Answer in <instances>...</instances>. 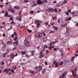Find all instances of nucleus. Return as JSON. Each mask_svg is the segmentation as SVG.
<instances>
[{"instance_id":"13","label":"nucleus","mask_w":78,"mask_h":78,"mask_svg":"<svg viewBox=\"0 0 78 78\" xmlns=\"http://www.w3.org/2000/svg\"><path fill=\"white\" fill-rule=\"evenodd\" d=\"M30 51L32 54V55H33V54H34V53H35V52H36V51H35V50H34L32 51Z\"/></svg>"},{"instance_id":"1","label":"nucleus","mask_w":78,"mask_h":78,"mask_svg":"<svg viewBox=\"0 0 78 78\" xmlns=\"http://www.w3.org/2000/svg\"><path fill=\"white\" fill-rule=\"evenodd\" d=\"M43 36V34H42L38 32L36 34V37H42Z\"/></svg>"},{"instance_id":"28","label":"nucleus","mask_w":78,"mask_h":78,"mask_svg":"<svg viewBox=\"0 0 78 78\" xmlns=\"http://www.w3.org/2000/svg\"><path fill=\"white\" fill-rule=\"evenodd\" d=\"M43 48L44 49H45V48H48V47H47V45H44L43 46Z\"/></svg>"},{"instance_id":"49","label":"nucleus","mask_w":78,"mask_h":78,"mask_svg":"<svg viewBox=\"0 0 78 78\" xmlns=\"http://www.w3.org/2000/svg\"><path fill=\"white\" fill-rule=\"evenodd\" d=\"M75 12H72L71 13L72 14H75Z\"/></svg>"},{"instance_id":"21","label":"nucleus","mask_w":78,"mask_h":78,"mask_svg":"<svg viewBox=\"0 0 78 78\" xmlns=\"http://www.w3.org/2000/svg\"><path fill=\"white\" fill-rule=\"evenodd\" d=\"M43 56H44L43 54H40L39 56V57L40 58H43Z\"/></svg>"},{"instance_id":"57","label":"nucleus","mask_w":78,"mask_h":78,"mask_svg":"<svg viewBox=\"0 0 78 78\" xmlns=\"http://www.w3.org/2000/svg\"><path fill=\"white\" fill-rule=\"evenodd\" d=\"M3 37H5V34H3Z\"/></svg>"},{"instance_id":"31","label":"nucleus","mask_w":78,"mask_h":78,"mask_svg":"<svg viewBox=\"0 0 78 78\" xmlns=\"http://www.w3.org/2000/svg\"><path fill=\"white\" fill-rule=\"evenodd\" d=\"M8 68H7L6 69H5L4 70V71H3V72H8Z\"/></svg>"},{"instance_id":"36","label":"nucleus","mask_w":78,"mask_h":78,"mask_svg":"<svg viewBox=\"0 0 78 78\" xmlns=\"http://www.w3.org/2000/svg\"><path fill=\"white\" fill-rule=\"evenodd\" d=\"M17 37H16L14 39V41H16L17 40Z\"/></svg>"},{"instance_id":"42","label":"nucleus","mask_w":78,"mask_h":78,"mask_svg":"<svg viewBox=\"0 0 78 78\" xmlns=\"http://www.w3.org/2000/svg\"><path fill=\"white\" fill-rule=\"evenodd\" d=\"M44 3H47V2H48V1L47 0H44Z\"/></svg>"},{"instance_id":"37","label":"nucleus","mask_w":78,"mask_h":78,"mask_svg":"<svg viewBox=\"0 0 78 78\" xmlns=\"http://www.w3.org/2000/svg\"><path fill=\"white\" fill-rule=\"evenodd\" d=\"M6 48V45H5L3 46V48Z\"/></svg>"},{"instance_id":"10","label":"nucleus","mask_w":78,"mask_h":78,"mask_svg":"<svg viewBox=\"0 0 78 78\" xmlns=\"http://www.w3.org/2000/svg\"><path fill=\"white\" fill-rule=\"evenodd\" d=\"M5 16H7V17H12V15H8V12H5Z\"/></svg>"},{"instance_id":"15","label":"nucleus","mask_w":78,"mask_h":78,"mask_svg":"<svg viewBox=\"0 0 78 78\" xmlns=\"http://www.w3.org/2000/svg\"><path fill=\"white\" fill-rule=\"evenodd\" d=\"M45 69H44L42 71V75H43V74H45Z\"/></svg>"},{"instance_id":"40","label":"nucleus","mask_w":78,"mask_h":78,"mask_svg":"<svg viewBox=\"0 0 78 78\" xmlns=\"http://www.w3.org/2000/svg\"><path fill=\"white\" fill-rule=\"evenodd\" d=\"M28 31V32H29V33H31V31H32L31 30H30L29 29H28V30H27Z\"/></svg>"},{"instance_id":"20","label":"nucleus","mask_w":78,"mask_h":78,"mask_svg":"<svg viewBox=\"0 0 78 78\" xmlns=\"http://www.w3.org/2000/svg\"><path fill=\"white\" fill-rule=\"evenodd\" d=\"M61 25L62 27H65V23H62L61 24Z\"/></svg>"},{"instance_id":"17","label":"nucleus","mask_w":78,"mask_h":78,"mask_svg":"<svg viewBox=\"0 0 78 78\" xmlns=\"http://www.w3.org/2000/svg\"><path fill=\"white\" fill-rule=\"evenodd\" d=\"M52 18L55 21V20L57 19V16H55L54 17H52Z\"/></svg>"},{"instance_id":"5","label":"nucleus","mask_w":78,"mask_h":78,"mask_svg":"<svg viewBox=\"0 0 78 78\" xmlns=\"http://www.w3.org/2000/svg\"><path fill=\"white\" fill-rule=\"evenodd\" d=\"M67 71H65V72H63V73L62 74V76H60L59 78H64V77L66 74H67Z\"/></svg>"},{"instance_id":"43","label":"nucleus","mask_w":78,"mask_h":78,"mask_svg":"<svg viewBox=\"0 0 78 78\" xmlns=\"http://www.w3.org/2000/svg\"><path fill=\"white\" fill-rule=\"evenodd\" d=\"M60 51L61 53H62V52H63V50L62 49L60 50Z\"/></svg>"},{"instance_id":"62","label":"nucleus","mask_w":78,"mask_h":78,"mask_svg":"<svg viewBox=\"0 0 78 78\" xmlns=\"http://www.w3.org/2000/svg\"><path fill=\"white\" fill-rule=\"evenodd\" d=\"M20 12H21V11H20V12H19V14L20 15L21 14H20Z\"/></svg>"},{"instance_id":"9","label":"nucleus","mask_w":78,"mask_h":78,"mask_svg":"<svg viewBox=\"0 0 78 78\" xmlns=\"http://www.w3.org/2000/svg\"><path fill=\"white\" fill-rule=\"evenodd\" d=\"M10 56L11 58L12 59H14V57H16V55H14L13 54V53L11 54V55H10Z\"/></svg>"},{"instance_id":"55","label":"nucleus","mask_w":78,"mask_h":78,"mask_svg":"<svg viewBox=\"0 0 78 78\" xmlns=\"http://www.w3.org/2000/svg\"><path fill=\"white\" fill-rule=\"evenodd\" d=\"M11 23H14V21L12 20V22Z\"/></svg>"},{"instance_id":"41","label":"nucleus","mask_w":78,"mask_h":78,"mask_svg":"<svg viewBox=\"0 0 78 78\" xmlns=\"http://www.w3.org/2000/svg\"><path fill=\"white\" fill-rule=\"evenodd\" d=\"M63 62H61L60 63V65L62 66L63 64Z\"/></svg>"},{"instance_id":"64","label":"nucleus","mask_w":78,"mask_h":78,"mask_svg":"<svg viewBox=\"0 0 78 78\" xmlns=\"http://www.w3.org/2000/svg\"><path fill=\"white\" fill-rule=\"evenodd\" d=\"M76 26H78V23H76Z\"/></svg>"},{"instance_id":"18","label":"nucleus","mask_w":78,"mask_h":78,"mask_svg":"<svg viewBox=\"0 0 78 78\" xmlns=\"http://www.w3.org/2000/svg\"><path fill=\"white\" fill-rule=\"evenodd\" d=\"M21 53L22 55H25V54H26V51H22L21 52Z\"/></svg>"},{"instance_id":"19","label":"nucleus","mask_w":78,"mask_h":78,"mask_svg":"<svg viewBox=\"0 0 78 78\" xmlns=\"http://www.w3.org/2000/svg\"><path fill=\"white\" fill-rule=\"evenodd\" d=\"M7 44H12V42L9 41L7 42Z\"/></svg>"},{"instance_id":"38","label":"nucleus","mask_w":78,"mask_h":78,"mask_svg":"<svg viewBox=\"0 0 78 78\" xmlns=\"http://www.w3.org/2000/svg\"><path fill=\"white\" fill-rule=\"evenodd\" d=\"M6 55V53H5L3 55V57H5Z\"/></svg>"},{"instance_id":"44","label":"nucleus","mask_w":78,"mask_h":78,"mask_svg":"<svg viewBox=\"0 0 78 78\" xmlns=\"http://www.w3.org/2000/svg\"><path fill=\"white\" fill-rule=\"evenodd\" d=\"M37 5V4H34L33 5V6H36Z\"/></svg>"},{"instance_id":"51","label":"nucleus","mask_w":78,"mask_h":78,"mask_svg":"<svg viewBox=\"0 0 78 78\" xmlns=\"http://www.w3.org/2000/svg\"><path fill=\"white\" fill-rule=\"evenodd\" d=\"M49 49H50V50H51V49L52 48V47H49Z\"/></svg>"},{"instance_id":"30","label":"nucleus","mask_w":78,"mask_h":78,"mask_svg":"<svg viewBox=\"0 0 78 78\" xmlns=\"http://www.w3.org/2000/svg\"><path fill=\"white\" fill-rule=\"evenodd\" d=\"M53 63L54 64H56V63H58L57 62V61L54 60V61H53Z\"/></svg>"},{"instance_id":"2","label":"nucleus","mask_w":78,"mask_h":78,"mask_svg":"<svg viewBox=\"0 0 78 78\" xmlns=\"http://www.w3.org/2000/svg\"><path fill=\"white\" fill-rule=\"evenodd\" d=\"M24 45L26 47H29L30 45L29 44V41L28 40H25L24 41Z\"/></svg>"},{"instance_id":"60","label":"nucleus","mask_w":78,"mask_h":78,"mask_svg":"<svg viewBox=\"0 0 78 78\" xmlns=\"http://www.w3.org/2000/svg\"><path fill=\"white\" fill-rule=\"evenodd\" d=\"M68 12L70 13V12H71V11H70V10H68Z\"/></svg>"},{"instance_id":"61","label":"nucleus","mask_w":78,"mask_h":78,"mask_svg":"<svg viewBox=\"0 0 78 78\" xmlns=\"http://www.w3.org/2000/svg\"><path fill=\"white\" fill-rule=\"evenodd\" d=\"M12 20V18H11L10 19V20Z\"/></svg>"},{"instance_id":"23","label":"nucleus","mask_w":78,"mask_h":78,"mask_svg":"<svg viewBox=\"0 0 78 78\" xmlns=\"http://www.w3.org/2000/svg\"><path fill=\"white\" fill-rule=\"evenodd\" d=\"M47 39V38L46 37H44L43 38V41H44L45 42Z\"/></svg>"},{"instance_id":"52","label":"nucleus","mask_w":78,"mask_h":78,"mask_svg":"<svg viewBox=\"0 0 78 78\" xmlns=\"http://www.w3.org/2000/svg\"><path fill=\"white\" fill-rule=\"evenodd\" d=\"M71 20V18L70 17H69V18H68V20Z\"/></svg>"},{"instance_id":"8","label":"nucleus","mask_w":78,"mask_h":78,"mask_svg":"<svg viewBox=\"0 0 78 78\" xmlns=\"http://www.w3.org/2000/svg\"><path fill=\"white\" fill-rule=\"evenodd\" d=\"M48 11L50 12H55V10L53 9H52L51 8H48Z\"/></svg>"},{"instance_id":"34","label":"nucleus","mask_w":78,"mask_h":78,"mask_svg":"<svg viewBox=\"0 0 78 78\" xmlns=\"http://www.w3.org/2000/svg\"><path fill=\"white\" fill-rule=\"evenodd\" d=\"M9 70L10 71H11V69H9L7 70V72H6V73H8L9 72Z\"/></svg>"},{"instance_id":"47","label":"nucleus","mask_w":78,"mask_h":78,"mask_svg":"<svg viewBox=\"0 0 78 78\" xmlns=\"http://www.w3.org/2000/svg\"><path fill=\"white\" fill-rule=\"evenodd\" d=\"M1 64H2L3 65V64H5V62H1Z\"/></svg>"},{"instance_id":"22","label":"nucleus","mask_w":78,"mask_h":78,"mask_svg":"<svg viewBox=\"0 0 78 78\" xmlns=\"http://www.w3.org/2000/svg\"><path fill=\"white\" fill-rule=\"evenodd\" d=\"M59 3H60V5H64V2L63 1H61L59 2Z\"/></svg>"},{"instance_id":"54","label":"nucleus","mask_w":78,"mask_h":78,"mask_svg":"<svg viewBox=\"0 0 78 78\" xmlns=\"http://www.w3.org/2000/svg\"><path fill=\"white\" fill-rule=\"evenodd\" d=\"M15 34H13L12 35V37H14V36Z\"/></svg>"},{"instance_id":"25","label":"nucleus","mask_w":78,"mask_h":78,"mask_svg":"<svg viewBox=\"0 0 78 78\" xmlns=\"http://www.w3.org/2000/svg\"><path fill=\"white\" fill-rule=\"evenodd\" d=\"M30 73H32V74H33V73H34V71H33L31 70H30Z\"/></svg>"},{"instance_id":"35","label":"nucleus","mask_w":78,"mask_h":78,"mask_svg":"<svg viewBox=\"0 0 78 78\" xmlns=\"http://www.w3.org/2000/svg\"><path fill=\"white\" fill-rule=\"evenodd\" d=\"M67 3V1L66 0H64V2H63V4H66Z\"/></svg>"},{"instance_id":"14","label":"nucleus","mask_w":78,"mask_h":78,"mask_svg":"<svg viewBox=\"0 0 78 78\" xmlns=\"http://www.w3.org/2000/svg\"><path fill=\"white\" fill-rule=\"evenodd\" d=\"M60 66V63H57L55 64V67H59Z\"/></svg>"},{"instance_id":"59","label":"nucleus","mask_w":78,"mask_h":78,"mask_svg":"<svg viewBox=\"0 0 78 78\" xmlns=\"http://www.w3.org/2000/svg\"><path fill=\"white\" fill-rule=\"evenodd\" d=\"M61 56H62V58L63 57V53H62L61 54Z\"/></svg>"},{"instance_id":"45","label":"nucleus","mask_w":78,"mask_h":78,"mask_svg":"<svg viewBox=\"0 0 78 78\" xmlns=\"http://www.w3.org/2000/svg\"><path fill=\"white\" fill-rule=\"evenodd\" d=\"M74 57H73L72 58H71V60L72 61H73V59H74Z\"/></svg>"},{"instance_id":"63","label":"nucleus","mask_w":78,"mask_h":78,"mask_svg":"<svg viewBox=\"0 0 78 78\" xmlns=\"http://www.w3.org/2000/svg\"><path fill=\"white\" fill-rule=\"evenodd\" d=\"M5 22H3L2 23V24H5Z\"/></svg>"},{"instance_id":"48","label":"nucleus","mask_w":78,"mask_h":78,"mask_svg":"<svg viewBox=\"0 0 78 78\" xmlns=\"http://www.w3.org/2000/svg\"><path fill=\"white\" fill-rule=\"evenodd\" d=\"M54 51H57V48H55L54 49Z\"/></svg>"},{"instance_id":"53","label":"nucleus","mask_w":78,"mask_h":78,"mask_svg":"<svg viewBox=\"0 0 78 78\" xmlns=\"http://www.w3.org/2000/svg\"><path fill=\"white\" fill-rule=\"evenodd\" d=\"M45 65H48V63H47V62H45Z\"/></svg>"},{"instance_id":"27","label":"nucleus","mask_w":78,"mask_h":78,"mask_svg":"<svg viewBox=\"0 0 78 78\" xmlns=\"http://www.w3.org/2000/svg\"><path fill=\"white\" fill-rule=\"evenodd\" d=\"M55 33V30H51L49 32L50 33Z\"/></svg>"},{"instance_id":"11","label":"nucleus","mask_w":78,"mask_h":78,"mask_svg":"<svg viewBox=\"0 0 78 78\" xmlns=\"http://www.w3.org/2000/svg\"><path fill=\"white\" fill-rule=\"evenodd\" d=\"M16 19L17 20H20V21H22V20H20L21 19V16H18L16 17Z\"/></svg>"},{"instance_id":"16","label":"nucleus","mask_w":78,"mask_h":78,"mask_svg":"<svg viewBox=\"0 0 78 78\" xmlns=\"http://www.w3.org/2000/svg\"><path fill=\"white\" fill-rule=\"evenodd\" d=\"M55 44V42H51L50 44V46L52 47L51 45H53V44Z\"/></svg>"},{"instance_id":"29","label":"nucleus","mask_w":78,"mask_h":78,"mask_svg":"<svg viewBox=\"0 0 78 78\" xmlns=\"http://www.w3.org/2000/svg\"><path fill=\"white\" fill-rule=\"evenodd\" d=\"M54 29H55V30L56 31L58 29V28H57V27H54Z\"/></svg>"},{"instance_id":"3","label":"nucleus","mask_w":78,"mask_h":78,"mask_svg":"<svg viewBox=\"0 0 78 78\" xmlns=\"http://www.w3.org/2000/svg\"><path fill=\"white\" fill-rule=\"evenodd\" d=\"M8 9L9 11H10V12L12 13H14L15 12V10H14V9L12 7H9Z\"/></svg>"},{"instance_id":"12","label":"nucleus","mask_w":78,"mask_h":78,"mask_svg":"<svg viewBox=\"0 0 78 78\" xmlns=\"http://www.w3.org/2000/svg\"><path fill=\"white\" fill-rule=\"evenodd\" d=\"M18 44V42L17 41L15 42L13 44V46L15 47H16V46H17Z\"/></svg>"},{"instance_id":"24","label":"nucleus","mask_w":78,"mask_h":78,"mask_svg":"<svg viewBox=\"0 0 78 78\" xmlns=\"http://www.w3.org/2000/svg\"><path fill=\"white\" fill-rule=\"evenodd\" d=\"M66 31H67L66 33H69V29L68 28V27H66Z\"/></svg>"},{"instance_id":"50","label":"nucleus","mask_w":78,"mask_h":78,"mask_svg":"<svg viewBox=\"0 0 78 78\" xmlns=\"http://www.w3.org/2000/svg\"><path fill=\"white\" fill-rule=\"evenodd\" d=\"M66 15H69V12H66Z\"/></svg>"},{"instance_id":"7","label":"nucleus","mask_w":78,"mask_h":78,"mask_svg":"<svg viewBox=\"0 0 78 78\" xmlns=\"http://www.w3.org/2000/svg\"><path fill=\"white\" fill-rule=\"evenodd\" d=\"M37 68L38 69V71L41 72V71L42 69V66H37Z\"/></svg>"},{"instance_id":"26","label":"nucleus","mask_w":78,"mask_h":78,"mask_svg":"<svg viewBox=\"0 0 78 78\" xmlns=\"http://www.w3.org/2000/svg\"><path fill=\"white\" fill-rule=\"evenodd\" d=\"M14 8L15 9H19V7H17V6H16Z\"/></svg>"},{"instance_id":"39","label":"nucleus","mask_w":78,"mask_h":78,"mask_svg":"<svg viewBox=\"0 0 78 78\" xmlns=\"http://www.w3.org/2000/svg\"><path fill=\"white\" fill-rule=\"evenodd\" d=\"M72 72L73 73V76H74V72H73V70H72Z\"/></svg>"},{"instance_id":"56","label":"nucleus","mask_w":78,"mask_h":78,"mask_svg":"<svg viewBox=\"0 0 78 78\" xmlns=\"http://www.w3.org/2000/svg\"><path fill=\"white\" fill-rule=\"evenodd\" d=\"M3 6V5H0V7H1V8H2Z\"/></svg>"},{"instance_id":"6","label":"nucleus","mask_w":78,"mask_h":78,"mask_svg":"<svg viewBox=\"0 0 78 78\" xmlns=\"http://www.w3.org/2000/svg\"><path fill=\"white\" fill-rule=\"evenodd\" d=\"M37 3L38 5H42L43 3V2L42 1V0H37Z\"/></svg>"},{"instance_id":"4","label":"nucleus","mask_w":78,"mask_h":78,"mask_svg":"<svg viewBox=\"0 0 78 78\" xmlns=\"http://www.w3.org/2000/svg\"><path fill=\"white\" fill-rule=\"evenodd\" d=\"M41 22L42 21H38L37 20H36L35 21V23L38 26L37 28H38V27H39V26L41 25V24H39V22Z\"/></svg>"},{"instance_id":"46","label":"nucleus","mask_w":78,"mask_h":78,"mask_svg":"<svg viewBox=\"0 0 78 78\" xmlns=\"http://www.w3.org/2000/svg\"><path fill=\"white\" fill-rule=\"evenodd\" d=\"M24 2L25 3H27V2H29V1H28V0H27L26 1H24Z\"/></svg>"},{"instance_id":"33","label":"nucleus","mask_w":78,"mask_h":78,"mask_svg":"<svg viewBox=\"0 0 78 78\" xmlns=\"http://www.w3.org/2000/svg\"><path fill=\"white\" fill-rule=\"evenodd\" d=\"M55 11V12H58V11H57V9L55 8L54 10V11Z\"/></svg>"},{"instance_id":"58","label":"nucleus","mask_w":78,"mask_h":78,"mask_svg":"<svg viewBox=\"0 0 78 78\" xmlns=\"http://www.w3.org/2000/svg\"><path fill=\"white\" fill-rule=\"evenodd\" d=\"M26 56H27V57L28 58L29 55H28L27 54H26Z\"/></svg>"},{"instance_id":"32","label":"nucleus","mask_w":78,"mask_h":78,"mask_svg":"<svg viewBox=\"0 0 78 78\" xmlns=\"http://www.w3.org/2000/svg\"><path fill=\"white\" fill-rule=\"evenodd\" d=\"M77 68H75V69H74V71L75 72V73L76 72V71L77 70Z\"/></svg>"}]
</instances>
